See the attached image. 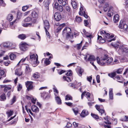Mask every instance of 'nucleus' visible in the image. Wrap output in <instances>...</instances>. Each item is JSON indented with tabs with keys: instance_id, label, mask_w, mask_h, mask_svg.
<instances>
[{
	"instance_id": "nucleus-5",
	"label": "nucleus",
	"mask_w": 128,
	"mask_h": 128,
	"mask_svg": "<svg viewBox=\"0 0 128 128\" xmlns=\"http://www.w3.org/2000/svg\"><path fill=\"white\" fill-rule=\"evenodd\" d=\"M104 36L107 38L110 39V40H108V42H110L112 40H115V38L111 39V38H113L114 36V35L110 36V34L108 33V32H106L105 31H104Z\"/></svg>"
},
{
	"instance_id": "nucleus-43",
	"label": "nucleus",
	"mask_w": 128,
	"mask_h": 128,
	"mask_svg": "<svg viewBox=\"0 0 128 128\" xmlns=\"http://www.w3.org/2000/svg\"><path fill=\"white\" fill-rule=\"evenodd\" d=\"M6 113L8 116L10 117L11 116L12 114L13 111L11 110H8V111Z\"/></svg>"
},
{
	"instance_id": "nucleus-27",
	"label": "nucleus",
	"mask_w": 128,
	"mask_h": 128,
	"mask_svg": "<svg viewBox=\"0 0 128 128\" xmlns=\"http://www.w3.org/2000/svg\"><path fill=\"white\" fill-rule=\"evenodd\" d=\"M113 91L112 89V88H110L109 89V98H110L111 100H113Z\"/></svg>"
},
{
	"instance_id": "nucleus-29",
	"label": "nucleus",
	"mask_w": 128,
	"mask_h": 128,
	"mask_svg": "<svg viewBox=\"0 0 128 128\" xmlns=\"http://www.w3.org/2000/svg\"><path fill=\"white\" fill-rule=\"evenodd\" d=\"M82 21V19L80 17L78 16H76L75 20V22L79 23L81 22Z\"/></svg>"
},
{
	"instance_id": "nucleus-25",
	"label": "nucleus",
	"mask_w": 128,
	"mask_h": 128,
	"mask_svg": "<svg viewBox=\"0 0 128 128\" xmlns=\"http://www.w3.org/2000/svg\"><path fill=\"white\" fill-rule=\"evenodd\" d=\"M51 1L50 0H47L44 2V6L48 10V5L50 3Z\"/></svg>"
},
{
	"instance_id": "nucleus-62",
	"label": "nucleus",
	"mask_w": 128,
	"mask_h": 128,
	"mask_svg": "<svg viewBox=\"0 0 128 128\" xmlns=\"http://www.w3.org/2000/svg\"><path fill=\"white\" fill-rule=\"evenodd\" d=\"M3 46L4 47H6L8 48V42L3 43Z\"/></svg>"
},
{
	"instance_id": "nucleus-7",
	"label": "nucleus",
	"mask_w": 128,
	"mask_h": 128,
	"mask_svg": "<svg viewBox=\"0 0 128 128\" xmlns=\"http://www.w3.org/2000/svg\"><path fill=\"white\" fill-rule=\"evenodd\" d=\"M119 27L120 28L122 29L124 31H125L127 30L128 26L126 24L123 23L122 21L121 20L120 22Z\"/></svg>"
},
{
	"instance_id": "nucleus-34",
	"label": "nucleus",
	"mask_w": 128,
	"mask_h": 128,
	"mask_svg": "<svg viewBox=\"0 0 128 128\" xmlns=\"http://www.w3.org/2000/svg\"><path fill=\"white\" fill-rule=\"evenodd\" d=\"M6 99V97L5 94H2L0 96V100L1 101H3Z\"/></svg>"
},
{
	"instance_id": "nucleus-13",
	"label": "nucleus",
	"mask_w": 128,
	"mask_h": 128,
	"mask_svg": "<svg viewBox=\"0 0 128 128\" xmlns=\"http://www.w3.org/2000/svg\"><path fill=\"white\" fill-rule=\"evenodd\" d=\"M25 67V73L26 74H28L32 71V69L28 64H26Z\"/></svg>"
},
{
	"instance_id": "nucleus-16",
	"label": "nucleus",
	"mask_w": 128,
	"mask_h": 128,
	"mask_svg": "<svg viewBox=\"0 0 128 128\" xmlns=\"http://www.w3.org/2000/svg\"><path fill=\"white\" fill-rule=\"evenodd\" d=\"M80 10L79 12V14L80 15L82 16L83 13L86 12V10L84 8L83 6L81 3L80 7Z\"/></svg>"
},
{
	"instance_id": "nucleus-45",
	"label": "nucleus",
	"mask_w": 128,
	"mask_h": 128,
	"mask_svg": "<svg viewBox=\"0 0 128 128\" xmlns=\"http://www.w3.org/2000/svg\"><path fill=\"white\" fill-rule=\"evenodd\" d=\"M108 8V4H106L104 7V12L107 11Z\"/></svg>"
},
{
	"instance_id": "nucleus-2",
	"label": "nucleus",
	"mask_w": 128,
	"mask_h": 128,
	"mask_svg": "<svg viewBox=\"0 0 128 128\" xmlns=\"http://www.w3.org/2000/svg\"><path fill=\"white\" fill-rule=\"evenodd\" d=\"M83 56L84 60L86 62H90V63L92 64L94 67L95 68H96V66L94 64L93 62H92L96 60L94 56L86 53L85 55H84Z\"/></svg>"
},
{
	"instance_id": "nucleus-10",
	"label": "nucleus",
	"mask_w": 128,
	"mask_h": 128,
	"mask_svg": "<svg viewBox=\"0 0 128 128\" xmlns=\"http://www.w3.org/2000/svg\"><path fill=\"white\" fill-rule=\"evenodd\" d=\"M71 12L72 10L71 8L68 5L66 6L64 8L63 10L64 12L66 13H70Z\"/></svg>"
},
{
	"instance_id": "nucleus-9",
	"label": "nucleus",
	"mask_w": 128,
	"mask_h": 128,
	"mask_svg": "<svg viewBox=\"0 0 128 128\" xmlns=\"http://www.w3.org/2000/svg\"><path fill=\"white\" fill-rule=\"evenodd\" d=\"M32 82L28 81L26 83V86L28 90H30L32 89L33 88L32 85Z\"/></svg>"
},
{
	"instance_id": "nucleus-41",
	"label": "nucleus",
	"mask_w": 128,
	"mask_h": 128,
	"mask_svg": "<svg viewBox=\"0 0 128 128\" xmlns=\"http://www.w3.org/2000/svg\"><path fill=\"white\" fill-rule=\"evenodd\" d=\"M83 72V70L82 68H80L78 71V73L80 76H82V73Z\"/></svg>"
},
{
	"instance_id": "nucleus-3",
	"label": "nucleus",
	"mask_w": 128,
	"mask_h": 128,
	"mask_svg": "<svg viewBox=\"0 0 128 128\" xmlns=\"http://www.w3.org/2000/svg\"><path fill=\"white\" fill-rule=\"evenodd\" d=\"M30 59L32 62L34 66L38 65L39 62L38 61V56L37 54L30 53Z\"/></svg>"
},
{
	"instance_id": "nucleus-55",
	"label": "nucleus",
	"mask_w": 128,
	"mask_h": 128,
	"mask_svg": "<svg viewBox=\"0 0 128 128\" xmlns=\"http://www.w3.org/2000/svg\"><path fill=\"white\" fill-rule=\"evenodd\" d=\"M28 6H26L22 7V10L24 11L26 10L28 8Z\"/></svg>"
},
{
	"instance_id": "nucleus-35",
	"label": "nucleus",
	"mask_w": 128,
	"mask_h": 128,
	"mask_svg": "<svg viewBox=\"0 0 128 128\" xmlns=\"http://www.w3.org/2000/svg\"><path fill=\"white\" fill-rule=\"evenodd\" d=\"M16 55L14 54H11L10 55V58L11 60H13L16 58Z\"/></svg>"
},
{
	"instance_id": "nucleus-31",
	"label": "nucleus",
	"mask_w": 128,
	"mask_h": 128,
	"mask_svg": "<svg viewBox=\"0 0 128 128\" xmlns=\"http://www.w3.org/2000/svg\"><path fill=\"white\" fill-rule=\"evenodd\" d=\"M3 87H5L4 90V92H6L8 90H9L11 89V86H6L4 85Z\"/></svg>"
},
{
	"instance_id": "nucleus-61",
	"label": "nucleus",
	"mask_w": 128,
	"mask_h": 128,
	"mask_svg": "<svg viewBox=\"0 0 128 128\" xmlns=\"http://www.w3.org/2000/svg\"><path fill=\"white\" fill-rule=\"evenodd\" d=\"M73 110L76 115L78 114V111L77 109L76 108L73 109Z\"/></svg>"
},
{
	"instance_id": "nucleus-19",
	"label": "nucleus",
	"mask_w": 128,
	"mask_h": 128,
	"mask_svg": "<svg viewBox=\"0 0 128 128\" xmlns=\"http://www.w3.org/2000/svg\"><path fill=\"white\" fill-rule=\"evenodd\" d=\"M113 7L110 6L109 8V10L107 14L110 17L112 16L113 14L114 11Z\"/></svg>"
},
{
	"instance_id": "nucleus-6",
	"label": "nucleus",
	"mask_w": 128,
	"mask_h": 128,
	"mask_svg": "<svg viewBox=\"0 0 128 128\" xmlns=\"http://www.w3.org/2000/svg\"><path fill=\"white\" fill-rule=\"evenodd\" d=\"M28 46H29L27 44L23 42L20 44V48L21 50L24 51L28 49Z\"/></svg>"
},
{
	"instance_id": "nucleus-60",
	"label": "nucleus",
	"mask_w": 128,
	"mask_h": 128,
	"mask_svg": "<svg viewBox=\"0 0 128 128\" xmlns=\"http://www.w3.org/2000/svg\"><path fill=\"white\" fill-rule=\"evenodd\" d=\"M82 15H83L84 17L86 18H88V17H89V16L87 15V13L86 12L83 13V14L82 16Z\"/></svg>"
},
{
	"instance_id": "nucleus-15",
	"label": "nucleus",
	"mask_w": 128,
	"mask_h": 128,
	"mask_svg": "<svg viewBox=\"0 0 128 128\" xmlns=\"http://www.w3.org/2000/svg\"><path fill=\"white\" fill-rule=\"evenodd\" d=\"M32 16L33 18H35L33 22H35L36 21V19L38 18V14L35 11H33L31 13Z\"/></svg>"
},
{
	"instance_id": "nucleus-50",
	"label": "nucleus",
	"mask_w": 128,
	"mask_h": 128,
	"mask_svg": "<svg viewBox=\"0 0 128 128\" xmlns=\"http://www.w3.org/2000/svg\"><path fill=\"white\" fill-rule=\"evenodd\" d=\"M57 9L61 12L62 11L63 12L64 10L63 9L62 7L61 6H59L58 7V8H57Z\"/></svg>"
},
{
	"instance_id": "nucleus-37",
	"label": "nucleus",
	"mask_w": 128,
	"mask_h": 128,
	"mask_svg": "<svg viewBox=\"0 0 128 128\" xmlns=\"http://www.w3.org/2000/svg\"><path fill=\"white\" fill-rule=\"evenodd\" d=\"M116 72H113L108 74V75L110 77L113 78L114 77L116 76Z\"/></svg>"
},
{
	"instance_id": "nucleus-21",
	"label": "nucleus",
	"mask_w": 128,
	"mask_h": 128,
	"mask_svg": "<svg viewBox=\"0 0 128 128\" xmlns=\"http://www.w3.org/2000/svg\"><path fill=\"white\" fill-rule=\"evenodd\" d=\"M88 110H84L82 112L80 116H81L84 117L88 115Z\"/></svg>"
},
{
	"instance_id": "nucleus-11",
	"label": "nucleus",
	"mask_w": 128,
	"mask_h": 128,
	"mask_svg": "<svg viewBox=\"0 0 128 128\" xmlns=\"http://www.w3.org/2000/svg\"><path fill=\"white\" fill-rule=\"evenodd\" d=\"M70 32H71V29L68 27H66L63 31L62 34L63 36H64L67 34H69Z\"/></svg>"
},
{
	"instance_id": "nucleus-8",
	"label": "nucleus",
	"mask_w": 128,
	"mask_h": 128,
	"mask_svg": "<svg viewBox=\"0 0 128 128\" xmlns=\"http://www.w3.org/2000/svg\"><path fill=\"white\" fill-rule=\"evenodd\" d=\"M85 94H86V96H87V98L88 100V101H92L94 99L93 98H92V99H90V94L89 92H86L84 91L82 94L81 95V98L82 99L83 98V97L84 96Z\"/></svg>"
},
{
	"instance_id": "nucleus-63",
	"label": "nucleus",
	"mask_w": 128,
	"mask_h": 128,
	"mask_svg": "<svg viewBox=\"0 0 128 128\" xmlns=\"http://www.w3.org/2000/svg\"><path fill=\"white\" fill-rule=\"evenodd\" d=\"M84 24L85 26H87L88 24V20H84Z\"/></svg>"
},
{
	"instance_id": "nucleus-38",
	"label": "nucleus",
	"mask_w": 128,
	"mask_h": 128,
	"mask_svg": "<svg viewBox=\"0 0 128 128\" xmlns=\"http://www.w3.org/2000/svg\"><path fill=\"white\" fill-rule=\"evenodd\" d=\"M18 38L22 40H24L26 38V36L25 34H22L19 35L18 36Z\"/></svg>"
},
{
	"instance_id": "nucleus-44",
	"label": "nucleus",
	"mask_w": 128,
	"mask_h": 128,
	"mask_svg": "<svg viewBox=\"0 0 128 128\" xmlns=\"http://www.w3.org/2000/svg\"><path fill=\"white\" fill-rule=\"evenodd\" d=\"M16 98L15 96H13V98L11 101V104H12L14 103L16 101Z\"/></svg>"
},
{
	"instance_id": "nucleus-1",
	"label": "nucleus",
	"mask_w": 128,
	"mask_h": 128,
	"mask_svg": "<svg viewBox=\"0 0 128 128\" xmlns=\"http://www.w3.org/2000/svg\"><path fill=\"white\" fill-rule=\"evenodd\" d=\"M98 63L100 65L105 66L108 65L112 62L113 59L112 58L108 57L107 55H105L102 59L100 60L98 57L96 58Z\"/></svg>"
},
{
	"instance_id": "nucleus-33",
	"label": "nucleus",
	"mask_w": 128,
	"mask_h": 128,
	"mask_svg": "<svg viewBox=\"0 0 128 128\" xmlns=\"http://www.w3.org/2000/svg\"><path fill=\"white\" fill-rule=\"evenodd\" d=\"M13 16L11 14H9L8 15L7 19V20L10 21L13 19Z\"/></svg>"
},
{
	"instance_id": "nucleus-54",
	"label": "nucleus",
	"mask_w": 128,
	"mask_h": 128,
	"mask_svg": "<svg viewBox=\"0 0 128 128\" xmlns=\"http://www.w3.org/2000/svg\"><path fill=\"white\" fill-rule=\"evenodd\" d=\"M66 75L68 76H70L72 75V71L70 70H69L66 74Z\"/></svg>"
},
{
	"instance_id": "nucleus-26",
	"label": "nucleus",
	"mask_w": 128,
	"mask_h": 128,
	"mask_svg": "<svg viewBox=\"0 0 128 128\" xmlns=\"http://www.w3.org/2000/svg\"><path fill=\"white\" fill-rule=\"evenodd\" d=\"M119 44L118 42H116L112 43L111 45L115 48L117 49L119 47Z\"/></svg>"
},
{
	"instance_id": "nucleus-24",
	"label": "nucleus",
	"mask_w": 128,
	"mask_h": 128,
	"mask_svg": "<svg viewBox=\"0 0 128 128\" xmlns=\"http://www.w3.org/2000/svg\"><path fill=\"white\" fill-rule=\"evenodd\" d=\"M122 52L124 54H126L128 55V48L125 47H123L121 50Z\"/></svg>"
},
{
	"instance_id": "nucleus-59",
	"label": "nucleus",
	"mask_w": 128,
	"mask_h": 128,
	"mask_svg": "<svg viewBox=\"0 0 128 128\" xmlns=\"http://www.w3.org/2000/svg\"><path fill=\"white\" fill-rule=\"evenodd\" d=\"M27 58H28L27 57H26L25 58H23L22 59L20 60V62H19L18 63V64H19L21 62H24Z\"/></svg>"
},
{
	"instance_id": "nucleus-36",
	"label": "nucleus",
	"mask_w": 128,
	"mask_h": 128,
	"mask_svg": "<svg viewBox=\"0 0 128 128\" xmlns=\"http://www.w3.org/2000/svg\"><path fill=\"white\" fill-rule=\"evenodd\" d=\"M63 78L64 80H66L68 82H69L71 81V79L69 77L64 76L63 77Z\"/></svg>"
},
{
	"instance_id": "nucleus-42",
	"label": "nucleus",
	"mask_w": 128,
	"mask_h": 128,
	"mask_svg": "<svg viewBox=\"0 0 128 128\" xmlns=\"http://www.w3.org/2000/svg\"><path fill=\"white\" fill-rule=\"evenodd\" d=\"M72 97L69 95H67L65 97V100H72Z\"/></svg>"
},
{
	"instance_id": "nucleus-18",
	"label": "nucleus",
	"mask_w": 128,
	"mask_h": 128,
	"mask_svg": "<svg viewBox=\"0 0 128 128\" xmlns=\"http://www.w3.org/2000/svg\"><path fill=\"white\" fill-rule=\"evenodd\" d=\"M54 94L55 96V100L57 103L59 104H61L62 103V101L60 97L58 96V95H56V93L55 94Z\"/></svg>"
},
{
	"instance_id": "nucleus-56",
	"label": "nucleus",
	"mask_w": 128,
	"mask_h": 128,
	"mask_svg": "<svg viewBox=\"0 0 128 128\" xmlns=\"http://www.w3.org/2000/svg\"><path fill=\"white\" fill-rule=\"evenodd\" d=\"M96 80L98 83H99L100 82V76L99 75H98L96 76Z\"/></svg>"
},
{
	"instance_id": "nucleus-17",
	"label": "nucleus",
	"mask_w": 128,
	"mask_h": 128,
	"mask_svg": "<svg viewBox=\"0 0 128 128\" xmlns=\"http://www.w3.org/2000/svg\"><path fill=\"white\" fill-rule=\"evenodd\" d=\"M32 111L35 113H38L39 111L38 108L35 105H33L31 106Z\"/></svg>"
},
{
	"instance_id": "nucleus-51",
	"label": "nucleus",
	"mask_w": 128,
	"mask_h": 128,
	"mask_svg": "<svg viewBox=\"0 0 128 128\" xmlns=\"http://www.w3.org/2000/svg\"><path fill=\"white\" fill-rule=\"evenodd\" d=\"M0 4L2 6H6V4L3 0H0Z\"/></svg>"
},
{
	"instance_id": "nucleus-22",
	"label": "nucleus",
	"mask_w": 128,
	"mask_h": 128,
	"mask_svg": "<svg viewBox=\"0 0 128 128\" xmlns=\"http://www.w3.org/2000/svg\"><path fill=\"white\" fill-rule=\"evenodd\" d=\"M15 74L17 75L20 76L22 74V72L20 69H17L15 70Z\"/></svg>"
},
{
	"instance_id": "nucleus-32",
	"label": "nucleus",
	"mask_w": 128,
	"mask_h": 128,
	"mask_svg": "<svg viewBox=\"0 0 128 128\" xmlns=\"http://www.w3.org/2000/svg\"><path fill=\"white\" fill-rule=\"evenodd\" d=\"M32 76L35 78H38L40 77V74L38 72H36L33 74Z\"/></svg>"
},
{
	"instance_id": "nucleus-4",
	"label": "nucleus",
	"mask_w": 128,
	"mask_h": 128,
	"mask_svg": "<svg viewBox=\"0 0 128 128\" xmlns=\"http://www.w3.org/2000/svg\"><path fill=\"white\" fill-rule=\"evenodd\" d=\"M44 28L45 30L46 38H47L50 39V34L48 31L50 27L49 23L48 21L46 20L44 21Z\"/></svg>"
},
{
	"instance_id": "nucleus-52",
	"label": "nucleus",
	"mask_w": 128,
	"mask_h": 128,
	"mask_svg": "<svg viewBox=\"0 0 128 128\" xmlns=\"http://www.w3.org/2000/svg\"><path fill=\"white\" fill-rule=\"evenodd\" d=\"M62 3V6L64 7H65L66 6L68 5L67 4V3L66 2V1L63 0Z\"/></svg>"
},
{
	"instance_id": "nucleus-53",
	"label": "nucleus",
	"mask_w": 128,
	"mask_h": 128,
	"mask_svg": "<svg viewBox=\"0 0 128 128\" xmlns=\"http://www.w3.org/2000/svg\"><path fill=\"white\" fill-rule=\"evenodd\" d=\"M84 34L87 37L89 38H92V35L90 34H89L88 32H86Z\"/></svg>"
},
{
	"instance_id": "nucleus-48",
	"label": "nucleus",
	"mask_w": 128,
	"mask_h": 128,
	"mask_svg": "<svg viewBox=\"0 0 128 128\" xmlns=\"http://www.w3.org/2000/svg\"><path fill=\"white\" fill-rule=\"evenodd\" d=\"M32 20L31 18L30 17H28L24 19V21L26 22H28Z\"/></svg>"
},
{
	"instance_id": "nucleus-12",
	"label": "nucleus",
	"mask_w": 128,
	"mask_h": 128,
	"mask_svg": "<svg viewBox=\"0 0 128 128\" xmlns=\"http://www.w3.org/2000/svg\"><path fill=\"white\" fill-rule=\"evenodd\" d=\"M54 17L55 19L57 21H59L62 18L60 14L58 12H56L55 14Z\"/></svg>"
},
{
	"instance_id": "nucleus-23",
	"label": "nucleus",
	"mask_w": 128,
	"mask_h": 128,
	"mask_svg": "<svg viewBox=\"0 0 128 128\" xmlns=\"http://www.w3.org/2000/svg\"><path fill=\"white\" fill-rule=\"evenodd\" d=\"M15 44H13L10 42H8V48L10 49H12L15 48Z\"/></svg>"
},
{
	"instance_id": "nucleus-47",
	"label": "nucleus",
	"mask_w": 128,
	"mask_h": 128,
	"mask_svg": "<svg viewBox=\"0 0 128 128\" xmlns=\"http://www.w3.org/2000/svg\"><path fill=\"white\" fill-rule=\"evenodd\" d=\"M50 63V61L49 60V59L48 58L46 59L44 61V63L46 65L49 64Z\"/></svg>"
},
{
	"instance_id": "nucleus-40",
	"label": "nucleus",
	"mask_w": 128,
	"mask_h": 128,
	"mask_svg": "<svg viewBox=\"0 0 128 128\" xmlns=\"http://www.w3.org/2000/svg\"><path fill=\"white\" fill-rule=\"evenodd\" d=\"M32 24V23H24L23 24H22V26L24 27H29L31 26Z\"/></svg>"
},
{
	"instance_id": "nucleus-28",
	"label": "nucleus",
	"mask_w": 128,
	"mask_h": 128,
	"mask_svg": "<svg viewBox=\"0 0 128 128\" xmlns=\"http://www.w3.org/2000/svg\"><path fill=\"white\" fill-rule=\"evenodd\" d=\"M119 20V16L118 14H116L114 17V22H117Z\"/></svg>"
},
{
	"instance_id": "nucleus-20",
	"label": "nucleus",
	"mask_w": 128,
	"mask_h": 128,
	"mask_svg": "<svg viewBox=\"0 0 128 128\" xmlns=\"http://www.w3.org/2000/svg\"><path fill=\"white\" fill-rule=\"evenodd\" d=\"M64 36H66V38L67 39L70 40L72 39L74 37L73 34L71 32L69 34H67Z\"/></svg>"
},
{
	"instance_id": "nucleus-30",
	"label": "nucleus",
	"mask_w": 128,
	"mask_h": 128,
	"mask_svg": "<svg viewBox=\"0 0 128 128\" xmlns=\"http://www.w3.org/2000/svg\"><path fill=\"white\" fill-rule=\"evenodd\" d=\"M71 4L74 8H76L77 7V4L75 1L72 0V2Z\"/></svg>"
},
{
	"instance_id": "nucleus-64",
	"label": "nucleus",
	"mask_w": 128,
	"mask_h": 128,
	"mask_svg": "<svg viewBox=\"0 0 128 128\" xmlns=\"http://www.w3.org/2000/svg\"><path fill=\"white\" fill-rule=\"evenodd\" d=\"M59 6L58 3L57 2H56L54 4V8L56 9H57Z\"/></svg>"
},
{
	"instance_id": "nucleus-46",
	"label": "nucleus",
	"mask_w": 128,
	"mask_h": 128,
	"mask_svg": "<svg viewBox=\"0 0 128 128\" xmlns=\"http://www.w3.org/2000/svg\"><path fill=\"white\" fill-rule=\"evenodd\" d=\"M123 69L122 68H120L118 69L115 72L116 73H117L118 74H120L122 73Z\"/></svg>"
},
{
	"instance_id": "nucleus-14",
	"label": "nucleus",
	"mask_w": 128,
	"mask_h": 128,
	"mask_svg": "<svg viewBox=\"0 0 128 128\" xmlns=\"http://www.w3.org/2000/svg\"><path fill=\"white\" fill-rule=\"evenodd\" d=\"M96 108V109L101 114V115L104 114V116L106 115V113L104 112V110L100 108V106L98 105H96L95 106Z\"/></svg>"
},
{
	"instance_id": "nucleus-49",
	"label": "nucleus",
	"mask_w": 128,
	"mask_h": 128,
	"mask_svg": "<svg viewBox=\"0 0 128 128\" xmlns=\"http://www.w3.org/2000/svg\"><path fill=\"white\" fill-rule=\"evenodd\" d=\"M91 115L95 119H98L99 118V117L97 115L94 114L92 113L91 114Z\"/></svg>"
},
{
	"instance_id": "nucleus-58",
	"label": "nucleus",
	"mask_w": 128,
	"mask_h": 128,
	"mask_svg": "<svg viewBox=\"0 0 128 128\" xmlns=\"http://www.w3.org/2000/svg\"><path fill=\"white\" fill-rule=\"evenodd\" d=\"M22 86L20 84H19L18 87V90L20 91L22 88Z\"/></svg>"
},
{
	"instance_id": "nucleus-39",
	"label": "nucleus",
	"mask_w": 128,
	"mask_h": 128,
	"mask_svg": "<svg viewBox=\"0 0 128 128\" xmlns=\"http://www.w3.org/2000/svg\"><path fill=\"white\" fill-rule=\"evenodd\" d=\"M82 45L81 44H77L76 45L74 46L75 48H76L77 50H79L81 47Z\"/></svg>"
},
{
	"instance_id": "nucleus-57",
	"label": "nucleus",
	"mask_w": 128,
	"mask_h": 128,
	"mask_svg": "<svg viewBox=\"0 0 128 128\" xmlns=\"http://www.w3.org/2000/svg\"><path fill=\"white\" fill-rule=\"evenodd\" d=\"M88 43L86 42L85 46H84L82 49V50H84L86 49V47H88Z\"/></svg>"
}]
</instances>
